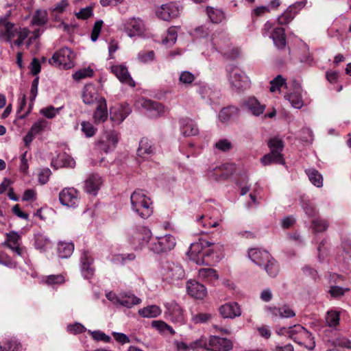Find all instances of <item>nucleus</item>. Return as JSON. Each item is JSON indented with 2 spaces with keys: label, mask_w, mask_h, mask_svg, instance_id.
<instances>
[{
  "label": "nucleus",
  "mask_w": 351,
  "mask_h": 351,
  "mask_svg": "<svg viewBox=\"0 0 351 351\" xmlns=\"http://www.w3.org/2000/svg\"><path fill=\"white\" fill-rule=\"evenodd\" d=\"M222 247L221 245H215L206 241H199L192 243L187 252L189 259L197 265H211L214 261L215 251Z\"/></svg>",
  "instance_id": "nucleus-1"
},
{
  "label": "nucleus",
  "mask_w": 351,
  "mask_h": 351,
  "mask_svg": "<svg viewBox=\"0 0 351 351\" xmlns=\"http://www.w3.org/2000/svg\"><path fill=\"white\" fill-rule=\"evenodd\" d=\"M210 45L213 52L221 53L229 58L234 59L240 54L238 48L230 47L229 36L224 31H217L213 34Z\"/></svg>",
  "instance_id": "nucleus-2"
},
{
  "label": "nucleus",
  "mask_w": 351,
  "mask_h": 351,
  "mask_svg": "<svg viewBox=\"0 0 351 351\" xmlns=\"http://www.w3.org/2000/svg\"><path fill=\"white\" fill-rule=\"evenodd\" d=\"M267 145L270 152L261 158V163L265 166L271 163L285 165V162L282 154L285 147L283 141L278 137H273L269 140Z\"/></svg>",
  "instance_id": "nucleus-3"
},
{
  "label": "nucleus",
  "mask_w": 351,
  "mask_h": 351,
  "mask_svg": "<svg viewBox=\"0 0 351 351\" xmlns=\"http://www.w3.org/2000/svg\"><path fill=\"white\" fill-rule=\"evenodd\" d=\"M151 237L150 229L144 226H134L127 232V239L135 250L142 249L149 243Z\"/></svg>",
  "instance_id": "nucleus-4"
},
{
  "label": "nucleus",
  "mask_w": 351,
  "mask_h": 351,
  "mask_svg": "<svg viewBox=\"0 0 351 351\" xmlns=\"http://www.w3.org/2000/svg\"><path fill=\"white\" fill-rule=\"evenodd\" d=\"M132 209L141 218L147 219L153 213L150 199L141 190H136L130 197Z\"/></svg>",
  "instance_id": "nucleus-5"
},
{
  "label": "nucleus",
  "mask_w": 351,
  "mask_h": 351,
  "mask_svg": "<svg viewBox=\"0 0 351 351\" xmlns=\"http://www.w3.org/2000/svg\"><path fill=\"white\" fill-rule=\"evenodd\" d=\"M160 274L162 279L169 283L182 280L185 277V271L178 263L166 261L161 263Z\"/></svg>",
  "instance_id": "nucleus-6"
},
{
  "label": "nucleus",
  "mask_w": 351,
  "mask_h": 351,
  "mask_svg": "<svg viewBox=\"0 0 351 351\" xmlns=\"http://www.w3.org/2000/svg\"><path fill=\"white\" fill-rule=\"evenodd\" d=\"M227 78L233 91L241 92L250 86L248 77L237 67L227 68Z\"/></svg>",
  "instance_id": "nucleus-7"
},
{
  "label": "nucleus",
  "mask_w": 351,
  "mask_h": 351,
  "mask_svg": "<svg viewBox=\"0 0 351 351\" xmlns=\"http://www.w3.org/2000/svg\"><path fill=\"white\" fill-rule=\"evenodd\" d=\"M289 337L308 350H313L315 346L312 334L300 324L290 326Z\"/></svg>",
  "instance_id": "nucleus-8"
},
{
  "label": "nucleus",
  "mask_w": 351,
  "mask_h": 351,
  "mask_svg": "<svg viewBox=\"0 0 351 351\" xmlns=\"http://www.w3.org/2000/svg\"><path fill=\"white\" fill-rule=\"evenodd\" d=\"M106 297L114 305L128 308H131L141 302V300L131 292H122L117 295L110 291L106 294Z\"/></svg>",
  "instance_id": "nucleus-9"
},
{
  "label": "nucleus",
  "mask_w": 351,
  "mask_h": 351,
  "mask_svg": "<svg viewBox=\"0 0 351 351\" xmlns=\"http://www.w3.org/2000/svg\"><path fill=\"white\" fill-rule=\"evenodd\" d=\"M176 244L175 237L170 234H167L153 239L149 244V249L154 253L160 254L172 250Z\"/></svg>",
  "instance_id": "nucleus-10"
},
{
  "label": "nucleus",
  "mask_w": 351,
  "mask_h": 351,
  "mask_svg": "<svg viewBox=\"0 0 351 351\" xmlns=\"http://www.w3.org/2000/svg\"><path fill=\"white\" fill-rule=\"evenodd\" d=\"M119 138L120 134L117 131H106L97 141V148L105 153L112 152L117 147Z\"/></svg>",
  "instance_id": "nucleus-11"
},
{
  "label": "nucleus",
  "mask_w": 351,
  "mask_h": 351,
  "mask_svg": "<svg viewBox=\"0 0 351 351\" xmlns=\"http://www.w3.org/2000/svg\"><path fill=\"white\" fill-rule=\"evenodd\" d=\"M262 34L264 37L268 36L271 38L274 45L279 49H282L285 47L286 38L284 28H273V23L267 21L262 29Z\"/></svg>",
  "instance_id": "nucleus-12"
},
{
  "label": "nucleus",
  "mask_w": 351,
  "mask_h": 351,
  "mask_svg": "<svg viewBox=\"0 0 351 351\" xmlns=\"http://www.w3.org/2000/svg\"><path fill=\"white\" fill-rule=\"evenodd\" d=\"M74 53L68 47H63L54 53L51 64H55L60 68L70 69L74 66Z\"/></svg>",
  "instance_id": "nucleus-13"
},
{
  "label": "nucleus",
  "mask_w": 351,
  "mask_h": 351,
  "mask_svg": "<svg viewBox=\"0 0 351 351\" xmlns=\"http://www.w3.org/2000/svg\"><path fill=\"white\" fill-rule=\"evenodd\" d=\"M123 26L124 32L130 38L141 36L146 31L145 22L138 17H131L126 19Z\"/></svg>",
  "instance_id": "nucleus-14"
},
{
  "label": "nucleus",
  "mask_w": 351,
  "mask_h": 351,
  "mask_svg": "<svg viewBox=\"0 0 351 351\" xmlns=\"http://www.w3.org/2000/svg\"><path fill=\"white\" fill-rule=\"evenodd\" d=\"M235 170L234 164H223L209 167L207 176L217 182L225 180L230 177Z\"/></svg>",
  "instance_id": "nucleus-15"
},
{
  "label": "nucleus",
  "mask_w": 351,
  "mask_h": 351,
  "mask_svg": "<svg viewBox=\"0 0 351 351\" xmlns=\"http://www.w3.org/2000/svg\"><path fill=\"white\" fill-rule=\"evenodd\" d=\"M5 237L6 239L2 245L10 248L16 254L25 259L26 250L25 248L20 246L21 239V234L12 230L5 233Z\"/></svg>",
  "instance_id": "nucleus-16"
},
{
  "label": "nucleus",
  "mask_w": 351,
  "mask_h": 351,
  "mask_svg": "<svg viewBox=\"0 0 351 351\" xmlns=\"http://www.w3.org/2000/svg\"><path fill=\"white\" fill-rule=\"evenodd\" d=\"M165 315L173 323L184 324L185 322L183 309L176 302L171 301L165 304Z\"/></svg>",
  "instance_id": "nucleus-17"
},
{
  "label": "nucleus",
  "mask_w": 351,
  "mask_h": 351,
  "mask_svg": "<svg viewBox=\"0 0 351 351\" xmlns=\"http://www.w3.org/2000/svg\"><path fill=\"white\" fill-rule=\"evenodd\" d=\"M59 200L62 205L72 208L77 207L80 202L78 193L73 187L62 189L59 193Z\"/></svg>",
  "instance_id": "nucleus-18"
},
{
  "label": "nucleus",
  "mask_w": 351,
  "mask_h": 351,
  "mask_svg": "<svg viewBox=\"0 0 351 351\" xmlns=\"http://www.w3.org/2000/svg\"><path fill=\"white\" fill-rule=\"evenodd\" d=\"M233 348V343L227 338L216 335L208 337V351H230Z\"/></svg>",
  "instance_id": "nucleus-19"
},
{
  "label": "nucleus",
  "mask_w": 351,
  "mask_h": 351,
  "mask_svg": "<svg viewBox=\"0 0 351 351\" xmlns=\"http://www.w3.org/2000/svg\"><path fill=\"white\" fill-rule=\"evenodd\" d=\"M242 108L254 117L262 114L266 108L265 104H261L256 97H249L243 99Z\"/></svg>",
  "instance_id": "nucleus-20"
},
{
  "label": "nucleus",
  "mask_w": 351,
  "mask_h": 351,
  "mask_svg": "<svg viewBox=\"0 0 351 351\" xmlns=\"http://www.w3.org/2000/svg\"><path fill=\"white\" fill-rule=\"evenodd\" d=\"M80 269L84 278L90 279L93 276L95 273L93 258L88 251H84L80 256Z\"/></svg>",
  "instance_id": "nucleus-21"
},
{
  "label": "nucleus",
  "mask_w": 351,
  "mask_h": 351,
  "mask_svg": "<svg viewBox=\"0 0 351 351\" xmlns=\"http://www.w3.org/2000/svg\"><path fill=\"white\" fill-rule=\"evenodd\" d=\"M302 87L295 80L293 83V91L285 95V99L288 100L291 106L296 109H300L304 106L302 96Z\"/></svg>",
  "instance_id": "nucleus-22"
},
{
  "label": "nucleus",
  "mask_w": 351,
  "mask_h": 351,
  "mask_svg": "<svg viewBox=\"0 0 351 351\" xmlns=\"http://www.w3.org/2000/svg\"><path fill=\"white\" fill-rule=\"evenodd\" d=\"M180 10L175 3L164 4L158 8L156 11V16L166 21L176 18L180 14Z\"/></svg>",
  "instance_id": "nucleus-23"
},
{
  "label": "nucleus",
  "mask_w": 351,
  "mask_h": 351,
  "mask_svg": "<svg viewBox=\"0 0 351 351\" xmlns=\"http://www.w3.org/2000/svg\"><path fill=\"white\" fill-rule=\"evenodd\" d=\"M265 311L267 315L271 316L273 319L278 317L280 318H291L295 315V313L288 305H283L278 308L275 306H266Z\"/></svg>",
  "instance_id": "nucleus-24"
},
{
  "label": "nucleus",
  "mask_w": 351,
  "mask_h": 351,
  "mask_svg": "<svg viewBox=\"0 0 351 351\" xmlns=\"http://www.w3.org/2000/svg\"><path fill=\"white\" fill-rule=\"evenodd\" d=\"M102 184V178L97 173H92L85 180L84 190L87 193L95 196Z\"/></svg>",
  "instance_id": "nucleus-25"
},
{
  "label": "nucleus",
  "mask_w": 351,
  "mask_h": 351,
  "mask_svg": "<svg viewBox=\"0 0 351 351\" xmlns=\"http://www.w3.org/2000/svg\"><path fill=\"white\" fill-rule=\"evenodd\" d=\"M197 91L201 98L208 104H211L219 97L218 91L205 83L198 84Z\"/></svg>",
  "instance_id": "nucleus-26"
},
{
  "label": "nucleus",
  "mask_w": 351,
  "mask_h": 351,
  "mask_svg": "<svg viewBox=\"0 0 351 351\" xmlns=\"http://www.w3.org/2000/svg\"><path fill=\"white\" fill-rule=\"evenodd\" d=\"M186 291L189 295L196 299L202 300L207 295V289L205 286L193 280L187 281Z\"/></svg>",
  "instance_id": "nucleus-27"
},
{
  "label": "nucleus",
  "mask_w": 351,
  "mask_h": 351,
  "mask_svg": "<svg viewBox=\"0 0 351 351\" xmlns=\"http://www.w3.org/2000/svg\"><path fill=\"white\" fill-rule=\"evenodd\" d=\"M111 71L119 80L121 83L134 87L136 84L130 76L128 69L121 64L113 65L111 66Z\"/></svg>",
  "instance_id": "nucleus-28"
},
{
  "label": "nucleus",
  "mask_w": 351,
  "mask_h": 351,
  "mask_svg": "<svg viewBox=\"0 0 351 351\" xmlns=\"http://www.w3.org/2000/svg\"><path fill=\"white\" fill-rule=\"evenodd\" d=\"M220 315L224 319H234L241 314V308L237 302H228L219 308Z\"/></svg>",
  "instance_id": "nucleus-29"
},
{
  "label": "nucleus",
  "mask_w": 351,
  "mask_h": 351,
  "mask_svg": "<svg viewBox=\"0 0 351 351\" xmlns=\"http://www.w3.org/2000/svg\"><path fill=\"white\" fill-rule=\"evenodd\" d=\"M138 103L142 108L150 112L151 117H160L164 112V106L158 102L143 98L139 100Z\"/></svg>",
  "instance_id": "nucleus-30"
},
{
  "label": "nucleus",
  "mask_w": 351,
  "mask_h": 351,
  "mask_svg": "<svg viewBox=\"0 0 351 351\" xmlns=\"http://www.w3.org/2000/svg\"><path fill=\"white\" fill-rule=\"evenodd\" d=\"M179 124L180 132L184 136H195L199 133L197 124L189 118L180 119Z\"/></svg>",
  "instance_id": "nucleus-31"
},
{
  "label": "nucleus",
  "mask_w": 351,
  "mask_h": 351,
  "mask_svg": "<svg viewBox=\"0 0 351 351\" xmlns=\"http://www.w3.org/2000/svg\"><path fill=\"white\" fill-rule=\"evenodd\" d=\"M248 256L252 261L259 267L265 265L271 256L268 252L257 248L250 250L248 252Z\"/></svg>",
  "instance_id": "nucleus-32"
},
{
  "label": "nucleus",
  "mask_w": 351,
  "mask_h": 351,
  "mask_svg": "<svg viewBox=\"0 0 351 351\" xmlns=\"http://www.w3.org/2000/svg\"><path fill=\"white\" fill-rule=\"evenodd\" d=\"M130 112L131 109L128 105L114 108L110 111V119L113 122L119 124L126 119Z\"/></svg>",
  "instance_id": "nucleus-33"
},
{
  "label": "nucleus",
  "mask_w": 351,
  "mask_h": 351,
  "mask_svg": "<svg viewBox=\"0 0 351 351\" xmlns=\"http://www.w3.org/2000/svg\"><path fill=\"white\" fill-rule=\"evenodd\" d=\"M196 221L199 226L204 228V230H200V233L207 234V230L217 227L221 221V219L212 218L207 215H202L197 219Z\"/></svg>",
  "instance_id": "nucleus-34"
},
{
  "label": "nucleus",
  "mask_w": 351,
  "mask_h": 351,
  "mask_svg": "<svg viewBox=\"0 0 351 351\" xmlns=\"http://www.w3.org/2000/svg\"><path fill=\"white\" fill-rule=\"evenodd\" d=\"M108 118L106 101L101 97L97 101L96 110L93 113V119L96 123H103Z\"/></svg>",
  "instance_id": "nucleus-35"
},
{
  "label": "nucleus",
  "mask_w": 351,
  "mask_h": 351,
  "mask_svg": "<svg viewBox=\"0 0 351 351\" xmlns=\"http://www.w3.org/2000/svg\"><path fill=\"white\" fill-rule=\"evenodd\" d=\"M101 97L97 93L94 86H85L82 93V99L84 104L90 105L96 103L97 104V101Z\"/></svg>",
  "instance_id": "nucleus-36"
},
{
  "label": "nucleus",
  "mask_w": 351,
  "mask_h": 351,
  "mask_svg": "<svg viewBox=\"0 0 351 351\" xmlns=\"http://www.w3.org/2000/svg\"><path fill=\"white\" fill-rule=\"evenodd\" d=\"M155 153V149L152 142L147 138H142L137 149L138 156L143 158H148Z\"/></svg>",
  "instance_id": "nucleus-37"
},
{
  "label": "nucleus",
  "mask_w": 351,
  "mask_h": 351,
  "mask_svg": "<svg viewBox=\"0 0 351 351\" xmlns=\"http://www.w3.org/2000/svg\"><path fill=\"white\" fill-rule=\"evenodd\" d=\"M0 351H23V346L18 339L11 338L0 342Z\"/></svg>",
  "instance_id": "nucleus-38"
},
{
  "label": "nucleus",
  "mask_w": 351,
  "mask_h": 351,
  "mask_svg": "<svg viewBox=\"0 0 351 351\" xmlns=\"http://www.w3.org/2000/svg\"><path fill=\"white\" fill-rule=\"evenodd\" d=\"M74 250V245L70 242H60L58 244V254L61 258L70 257Z\"/></svg>",
  "instance_id": "nucleus-39"
},
{
  "label": "nucleus",
  "mask_w": 351,
  "mask_h": 351,
  "mask_svg": "<svg viewBox=\"0 0 351 351\" xmlns=\"http://www.w3.org/2000/svg\"><path fill=\"white\" fill-rule=\"evenodd\" d=\"M162 313L160 308L157 305H150L139 309L138 313L143 317L154 318Z\"/></svg>",
  "instance_id": "nucleus-40"
},
{
  "label": "nucleus",
  "mask_w": 351,
  "mask_h": 351,
  "mask_svg": "<svg viewBox=\"0 0 351 351\" xmlns=\"http://www.w3.org/2000/svg\"><path fill=\"white\" fill-rule=\"evenodd\" d=\"M206 14L213 23H221L225 18L224 13L221 10L213 7L206 8Z\"/></svg>",
  "instance_id": "nucleus-41"
},
{
  "label": "nucleus",
  "mask_w": 351,
  "mask_h": 351,
  "mask_svg": "<svg viewBox=\"0 0 351 351\" xmlns=\"http://www.w3.org/2000/svg\"><path fill=\"white\" fill-rule=\"evenodd\" d=\"M310 182L317 187H322L323 186V177L322 175L315 169L311 168L306 169L305 171Z\"/></svg>",
  "instance_id": "nucleus-42"
},
{
  "label": "nucleus",
  "mask_w": 351,
  "mask_h": 351,
  "mask_svg": "<svg viewBox=\"0 0 351 351\" xmlns=\"http://www.w3.org/2000/svg\"><path fill=\"white\" fill-rule=\"evenodd\" d=\"M198 276L200 279L208 282L215 281L219 278L217 271L213 268H202L199 269Z\"/></svg>",
  "instance_id": "nucleus-43"
},
{
  "label": "nucleus",
  "mask_w": 351,
  "mask_h": 351,
  "mask_svg": "<svg viewBox=\"0 0 351 351\" xmlns=\"http://www.w3.org/2000/svg\"><path fill=\"white\" fill-rule=\"evenodd\" d=\"M329 226V223L327 219L315 217L312 220L311 222V228L314 234H317L319 232L326 231Z\"/></svg>",
  "instance_id": "nucleus-44"
},
{
  "label": "nucleus",
  "mask_w": 351,
  "mask_h": 351,
  "mask_svg": "<svg viewBox=\"0 0 351 351\" xmlns=\"http://www.w3.org/2000/svg\"><path fill=\"white\" fill-rule=\"evenodd\" d=\"M325 320L326 326L335 328L339 324L340 313L336 311H329L326 315Z\"/></svg>",
  "instance_id": "nucleus-45"
},
{
  "label": "nucleus",
  "mask_w": 351,
  "mask_h": 351,
  "mask_svg": "<svg viewBox=\"0 0 351 351\" xmlns=\"http://www.w3.org/2000/svg\"><path fill=\"white\" fill-rule=\"evenodd\" d=\"M301 206L305 214L309 217H314L317 214V210L315 206L306 197H301Z\"/></svg>",
  "instance_id": "nucleus-46"
},
{
  "label": "nucleus",
  "mask_w": 351,
  "mask_h": 351,
  "mask_svg": "<svg viewBox=\"0 0 351 351\" xmlns=\"http://www.w3.org/2000/svg\"><path fill=\"white\" fill-rule=\"evenodd\" d=\"M237 111L238 109L234 106L225 107L221 110L218 114L219 120L222 123H226Z\"/></svg>",
  "instance_id": "nucleus-47"
},
{
  "label": "nucleus",
  "mask_w": 351,
  "mask_h": 351,
  "mask_svg": "<svg viewBox=\"0 0 351 351\" xmlns=\"http://www.w3.org/2000/svg\"><path fill=\"white\" fill-rule=\"evenodd\" d=\"M49 242V238L44 234L40 232L34 234V247L36 250L45 251Z\"/></svg>",
  "instance_id": "nucleus-48"
},
{
  "label": "nucleus",
  "mask_w": 351,
  "mask_h": 351,
  "mask_svg": "<svg viewBox=\"0 0 351 351\" xmlns=\"http://www.w3.org/2000/svg\"><path fill=\"white\" fill-rule=\"evenodd\" d=\"M269 276L276 277L279 271V266L272 257H269V261L263 266Z\"/></svg>",
  "instance_id": "nucleus-49"
},
{
  "label": "nucleus",
  "mask_w": 351,
  "mask_h": 351,
  "mask_svg": "<svg viewBox=\"0 0 351 351\" xmlns=\"http://www.w3.org/2000/svg\"><path fill=\"white\" fill-rule=\"evenodd\" d=\"M282 86L288 88L286 79L284 78L281 75H278L272 80H271L269 90L272 93H274L277 90L280 91V88Z\"/></svg>",
  "instance_id": "nucleus-50"
},
{
  "label": "nucleus",
  "mask_w": 351,
  "mask_h": 351,
  "mask_svg": "<svg viewBox=\"0 0 351 351\" xmlns=\"http://www.w3.org/2000/svg\"><path fill=\"white\" fill-rule=\"evenodd\" d=\"M48 20L47 13L45 10H38L34 14L32 20L33 25L41 26L44 25Z\"/></svg>",
  "instance_id": "nucleus-51"
},
{
  "label": "nucleus",
  "mask_w": 351,
  "mask_h": 351,
  "mask_svg": "<svg viewBox=\"0 0 351 351\" xmlns=\"http://www.w3.org/2000/svg\"><path fill=\"white\" fill-rule=\"evenodd\" d=\"M212 319V315L208 313H197L191 315V321L194 324H206Z\"/></svg>",
  "instance_id": "nucleus-52"
},
{
  "label": "nucleus",
  "mask_w": 351,
  "mask_h": 351,
  "mask_svg": "<svg viewBox=\"0 0 351 351\" xmlns=\"http://www.w3.org/2000/svg\"><path fill=\"white\" fill-rule=\"evenodd\" d=\"M87 332L90 334L93 338V339L95 341H102L104 343H110L112 341L111 337L104 333V332L97 330H88Z\"/></svg>",
  "instance_id": "nucleus-53"
},
{
  "label": "nucleus",
  "mask_w": 351,
  "mask_h": 351,
  "mask_svg": "<svg viewBox=\"0 0 351 351\" xmlns=\"http://www.w3.org/2000/svg\"><path fill=\"white\" fill-rule=\"evenodd\" d=\"M177 31L175 27L168 29L165 38L162 40V43L167 46H171L176 42Z\"/></svg>",
  "instance_id": "nucleus-54"
},
{
  "label": "nucleus",
  "mask_w": 351,
  "mask_h": 351,
  "mask_svg": "<svg viewBox=\"0 0 351 351\" xmlns=\"http://www.w3.org/2000/svg\"><path fill=\"white\" fill-rule=\"evenodd\" d=\"M62 108V106L55 108L53 106H49L42 108L40 110V113L47 119H53L60 112Z\"/></svg>",
  "instance_id": "nucleus-55"
},
{
  "label": "nucleus",
  "mask_w": 351,
  "mask_h": 351,
  "mask_svg": "<svg viewBox=\"0 0 351 351\" xmlns=\"http://www.w3.org/2000/svg\"><path fill=\"white\" fill-rule=\"evenodd\" d=\"M29 34V30L27 28H20L19 30H16L15 36L17 38L14 41V44L18 47L22 45Z\"/></svg>",
  "instance_id": "nucleus-56"
},
{
  "label": "nucleus",
  "mask_w": 351,
  "mask_h": 351,
  "mask_svg": "<svg viewBox=\"0 0 351 351\" xmlns=\"http://www.w3.org/2000/svg\"><path fill=\"white\" fill-rule=\"evenodd\" d=\"M215 148L219 151L226 152L232 149V142L227 138H221L218 140L215 144Z\"/></svg>",
  "instance_id": "nucleus-57"
},
{
  "label": "nucleus",
  "mask_w": 351,
  "mask_h": 351,
  "mask_svg": "<svg viewBox=\"0 0 351 351\" xmlns=\"http://www.w3.org/2000/svg\"><path fill=\"white\" fill-rule=\"evenodd\" d=\"M81 130L86 137L90 138L95 134L97 129L91 123L84 121L81 123Z\"/></svg>",
  "instance_id": "nucleus-58"
},
{
  "label": "nucleus",
  "mask_w": 351,
  "mask_h": 351,
  "mask_svg": "<svg viewBox=\"0 0 351 351\" xmlns=\"http://www.w3.org/2000/svg\"><path fill=\"white\" fill-rule=\"evenodd\" d=\"M298 14V11L295 10L294 12L289 10V8H287L285 12H283L278 18V23L281 25H286L291 22L293 18L295 17V14Z\"/></svg>",
  "instance_id": "nucleus-59"
},
{
  "label": "nucleus",
  "mask_w": 351,
  "mask_h": 351,
  "mask_svg": "<svg viewBox=\"0 0 351 351\" xmlns=\"http://www.w3.org/2000/svg\"><path fill=\"white\" fill-rule=\"evenodd\" d=\"M155 58V53L153 51H141L138 53L137 59L142 63H149Z\"/></svg>",
  "instance_id": "nucleus-60"
},
{
  "label": "nucleus",
  "mask_w": 351,
  "mask_h": 351,
  "mask_svg": "<svg viewBox=\"0 0 351 351\" xmlns=\"http://www.w3.org/2000/svg\"><path fill=\"white\" fill-rule=\"evenodd\" d=\"M47 125L48 123L46 120L39 119L32 125L29 131L34 135L38 134L47 127Z\"/></svg>",
  "instance_id": "nucleus-61"
},
{
  "label": "nucleus",
  "mask_w": 351,
  "mask_h": 351,
  "mask_svg": "<svg viewBox=\"0 0 351 351\" xmlns=\"http://www.w3.org/2000/svg\"><path fill=\"white\" fill-rule=\"evenodd\" d=\"M66 330L73 335L82 334L88 330L84 325L79 322L67 325Z\"/></svg>",
  "instance_id": "nucleus-62"
},
{
  "label": "nucleus",
  "mask_w": 351,
  "mask_h": 351,
  "mask_svg": "<svg viewBox=\"0 0 351 351\" xmlns=\"http://www.w3.org/2000/svg\"><path fill=\"white\" fill-rule=\"evenodd\" d=\"M93 75V71L90 67L84 68L77 71L73 73V77L75 80L79 81L86 77H91Z\"/></svg>",
  "instance_id": "nucleus-63"
},
{
  "label": "nucleus",
  "mask_w": 351,
  "mask_h": 351,
  "mask_svg": "<svg viewBox=\"0 0 351 351\" xmlns=\"http://www.w3.org/2000/svg\"><path fill=\"white\" fill-rule=\"evenodd\" d=\"M349 288H344L339 286L331 285L328 290V293L332 298H340L349 291Z\"/></svg>",
  "instance_id": "nucleus-64"
}]
</instances>
